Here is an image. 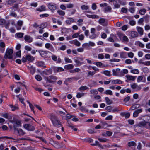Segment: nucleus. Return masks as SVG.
Returning a JSON list of instances; mask_svg holds the SVG:
<instances>
[{
  "label": "nucleus",
  "mask_w": 150,
  "mask_h": 150,
  "mask_svg": "<svg viewBox=\"0 0 150 150\" xmlns=\"http://www.w3.org/2000/svg\"><path fill=\"white\" fill-rule=\"evenodd\" d=\"M148 128L150 127V123L144 121L140 122L134 125V130L139 133H141L143 131V127Z\"/></svg>",
  "instance_id": "1"
},
{
  "label": "nucleus",
  "mask_w": 150,
  "mask_h": 150,
  "mask_svg": "<svg viewBox=\"0 0 150 150\" xmlns=\"http://www.w3.org/2000/svg\"><path fill=\"white\" fill-rule=\"evenodd\" d=\"M49 115V118L54 127L59 128L62 126L61 122L56 116L52 113H50Z\"/></svg>",
  "instance_id": "2"
},
{
  "label": "nucleus",
  "mask_w": 150,
  "mask_h": 150,
  "mask_svg": "<svg viewBox=\"0 0 150 150\" xmlns=\"http://www.w3.org/2000/svg\"><path fill=\"white\" fill-rule=\"evenodd\" d=\"M3 139V140H27L29 141H33L32 140L30 139V138L29 137H25L23 138H21L20 139H18L16 138H13L11 137H8L7 136L1 137H0V140Z\"/></svg>",
  "instance_id": "3"
},
{
  "label": "nucleus",
  "mask_w": 150,
  "mask_h": 150,
  "mask_svg": "<svg viewBox=\"0 0 150 150\" xmlns=\"http://www.w3.org/2000/svg\"><path fill=\"white\" fill-rule=\"evenodd\" d=\"M13 49L9 48L7 49L4 56V58L6 59H12L13 58Z\"/></svg>",
  "instance_id": "4"
},
{
  "label": "nucleus",
  "mask_w": 150,
  "mask_h": 150,
  "mask_svg": "<svg viewBox=\"0 0 150 150\" xmlns=\"http://www.w3.org/2000/svg\"><path fill=\"white\" fill-rule=\"evenodd\" d=\"M89 143L91 144V145L93 146H98L100 147L102 149H104L105 147H110L112 146V145H110L109 144L105 145L102 146V145L100 144L98 141H89Z\"/></svg>",
  "instance_id": "5"
},
{
  "label": "nucleus",
  "mask_w": 150,
  "mask_h": 150,
  "mask_svg": "<svg viewBox=\"0 0 150 150\" xmlns=\"http://www.w3.org/2000/svg\"><path fill=\"white\" fill-rule=\"evenodd\" d=\"M35 59V58L30 54L27 55L25 57H23L22 59V61L23 62H25L27 61L32 62Z\"/></svg>",
  "instance_id": "6"
},
{
  "label": "nucleus",
  "mask_w": 150,
  "mask_h": 150,
  "mask_svg": "<svg viewBox=\"0 0 150 150\" xmlns=\"http://www.w3.org/2000/svg\"><path fill=\"white\" fill-rule=\"evenodd\" d=\"M45 79L49 83H54L57 79V78L55 76L51 75L49 77L46 78Z\"/></svg>",
  "instance_id": "7"
},
{
  "label": "nucleus",
  "mask_w": 150,
  "mask_h": 150,
  "mask_svg": "<svg viewBox=\"0 0 150 150\" xmlns=\"http://www.w3.org/2000/svg\"><path fill=\"white\" fill-rule=\"evenodd\" d=\"M48 8L49 9L52 11H54L56 8V4L54 3H48L47 4Z\"/></svg>",
  "instance_id": "8"
},
{
  "label": "nucleus",
  "mask_w": 150,
  "mask_h": 150,
  "mask_svg": "<svg viewBox=\"0 0 150 150\" xmlns=\"http://www.w3.org/2000/svg\"><path fill=\"white\" fill-rule=\"evenodd\" d=\"M23 127L29 131H33L35 129V127L33 126L28 124H25Z\"/></svg>",
  "instance_id": "9"
},
{
  "label": "nucleus",
  "mask_w": 150,
  "mask_h": 150,
  "mask_svg": "<svg viewBox=\"0 0 150 150\" xmlns=\"http://www.w3.org/2000/svg\"><path fill=\"white\" fill-rule=\"evenodd\" d=\"M113 2V5L115 8H118L120 7L121 4L120 0H115Z\"/></svg>",
  "instance_id": "10"
},
{
  "label": "nucleus",
  "mask_w": 150,
  "mask_h": 150,
  "mask_svg": "<svg viewBox=\"0 0 150 150\" xmlns=\"http://www.w3.org/2000/svg\"><path fill=\"white\" fill-rule=\"evenodd\" d=\"M49 143L57 148H60L62 147L58 143L57 141H49Z\"/></svg>",
  "instance_id": "11"
},
{
  "label": "nucleus",
  "mask_w": 150,
  "mask_h": 150,
  "mask_svg": "<svg viewBox=\"0 0 150 150\" xmlns=\"http://www.w3.org/2000/svg\"><path fill=\"white\" fill-rule=\"evenodd\" d=\"M127 79V80H126V81L128 82L129 81L132 80L134 81L136 77V76H133L129 75H126L125 76Z\"/></svg>",
  "instance_id": "12"
},
{
  "label": "nucleus",
  "mask_w": 150,
  "mask_h": 150,
  "mask_svg": "<svg viewBox=\"0 0 150 150\" xmlns=\"http://www.w3.org/2000/svg\"><path fill=\"white\" fill-rule=\"evenodd\" d=\"M24 40L27 42L31 43L33 41V39L30 36L26 35L24 36Z\"/></svg>",
  "instance_id": "13"
},
{
  "label": "nucleus",
  "mask_w": 150,
  "mask_h": 150,
  "mask_svg": "<svg viewBox=\"0 0 150 150\" xmlns=\"http://www.w3.org/2000/svg\"><path fill=\"white\" fill-rule=\"evenodd\" d=\"M142 109H138L136 110L133 114V116L134 117H137L139 114L142 112Z\"/></svg>",
  "instance_id": "14"
},
{
  "label": "nucleus",
  "mask_w": 150,
  "mask_h": 150,
  "mask_svg": "<svg viewBox=\"0 0 150 150\" xmlns=\"http://www.w3.org/2000/svg\"><path fill=\"white\" fill-rule=\"evenodd\" d=\"M52 70L51 69H46L44 71H42V74L45 75H48L51 74L52 73Z\"/></svg>",
  "instance_id": "15"
},
{
  "label": "nucleus",
  "mask_w": 150,
  "mask_h": 150,
  "mask_svg": "<svg viewBox=\"0 0 150 150\" xmlns=\"http://www.w3.org/2000/svg\"><path fill=\"white\" fill-rule=\"evenodd\" d=\"M69 42L71 44H74L75 45L78 47L80 46L81 45L80 43L76 39L70 41Z\"/></svg>",
  "instance_id": "16"
},
{
  "label": "nucleus",
  "mask_w": 150,
  "mask_h": 150,
  "mask_svg": "<svg viewBox=\"0 0 150 150\" xmlns=\"http://www.w3.org/2000/svg\"><path fill=\"white\" fill-rule=\"evenodd\" d=\"M14 130L16 132L18 133L19 135H23L25 134V132L21 129H18L16 128L14 129Z\"/></svg>",
  "instance_id": "17"
},
{
  "label": "nucleus",
  "mask_w": 150,
  "mask_h": 150,
  "mask_svg": "<svg viewBox=\"0 0 150 150\" xmlns=\"http://www.w3.org/2000/svg\"><path fill=\"white\" fill-rule=\"evenodd\" d=\"M98 22L99 23L102 25L105 26L107 25V24L106 23L105 20L103 18H101L99 20Z\"/></svg>",
  "instance_id": "18"
},
{
  "label": "nucleus",
  "mask_w": 150,
  "mask_h": 150,
  "mask_svg": "<svg viewBox=\"0 0 150 150\" xmlns=\"http://www.w3.org/2000/svg\"><path fill=\"white\" fill-rule=\"evenodd\" d=\"M74 67V66L72 64H69L64 66V68L67 70H71L73 69Z\"/></svg>",
  "instance_id": "19"
},
{
  "label": "nucleus",
  "mask_w": 150,
  "mask_h": 150,
  "mask_svg": "<svg viewBox=\"0 0 150 150\" xmlns=\"http://www.w3.org/2000/svg\"><path fill=\"white\" fill-rule=\"evenodd\" d=\"M37 66L39 67H42L43 68H45L46 66L45 65L44 62L42 61L39 62L37 63Z\"/></svg>",
  "instance_id": "20"
},
{
  "label": "nucleus",
  "mask_w": 150,
  "mask_h": 150,
  "mask_svg": "<svg viewBox=\"0 0 150 150\" xmlns=\"http://www.w3.org/2000/svg\"><path fill=\"white\" fill-rule=\"evenodd\" d=\"M131 88L133 89H137L138 90H140L141 89V88L137 85L136 83H133L131 85Z\"/></svg>",
  "instance_id": "21"
},
{
  "label": "nucleus",
  "mask_w": 150,
  "mask_h": 150,
  "mask_svg": "<svg viewBox=\"0 0 150 150\" xmlns=\"http://www.w3.org/2000/svg\"><path fill=\"white\" fill-rule=\"evenodd\" d=\"M54 71L55 72H61L64 71L63 68L60 67H56L54 68Z\"/></svg>",
  "instance_id": "22"
},
{
  "label": "nucleus",
  "mask_w": 150,
  "mask_h": 150,
  "mask_svg": "<svg viewBox=\"0 0 150 150\" xmlns=\"http://www.w3.org/2000/svg\"><path fill=\"white\" fill-rule=\"evenodd\" d=\"M1 116L5 118L8 119H10L11 118V117L8 113H6L1 114Z\"/></svg>",
  "instance_id": "23"
},
{
  "label": "nucleus",
  "mask_w": 150,
  "mask_h": 150,
  "mask_svg": "<svg viewBox=\"0 0 150 150\" xmlns=\"http://www.w3.org/2000/svg\"><path fill=\"white\" fill-rule=\"evenodd\" d=\"M112 73H113V76H123L124 74H123L122 73L121 74H119L118 72H117L115 69H113L112 70Z\"/></svg>",
  "instance_id": "24"
},
{
  "label": "nucleus",
  "mask_w": 150,
  "mask_h": 150,
  "mask_svg": "<svg viewBox=\"0 0 150 150\" xmlns=\"http://www.w3.org/2000/svg\"><path fill=\"white\" fill-rule=\"evenodd\" d=\"M67 126L71 128V129H73L74 131H76L77 130V128H74V125L69 122L68 123Z\"/></svg>",
  "instance_id": "25"
},
{
  "label": "nucleus",
  "mask_w": 150,
  "mask_h": 150,
  "mask_svg": "<svg viewBox=\"0 0 150 150\" xmlns=\"http://www.w3.org/2000/svg\"><path fill=\"white\" fill-rule=\"evenodd\" d=\"M137 31L141 35H143V30L142 27H137Z\"/></svg>",
  "instance_id": "26"
},
{
  "label": "nucleus",
  "mask_w": 150,
  "mask_h": 150,
  "mask_svg": "<svg viewBox=\"0 0 150 150\" xmlns=\"http://www.w3.org/2000/svg\"><path fill=\"white\" fill-rule=\"evenodd\" d=\"M74 22V19L71 18H68V19L66 21V24L70 25L71 23Z\"/></svg>",
  "instance_id": "27"
},
{
  "label": "nucleus",
  "mask_w": 150,
  "mask_h": 150,
  "mask_svg": "<svg viewBox=\"0 0 150 150\" xmlns=\"http://www.w3.org/2000/svg\"><path fill=\"white\" fill-rule=\"evenodd\" d=\"M112 83L113 84H122V81L120 80L117 79L113 80L112 81Z\"/></svg>",
  "instance_id": "28"
},
{
  "label": "nucleus",
  "mask_w": 150,
  "mask_h": 150,
  "mask_svg": "<svg viewBox=\"0 0 150 150\" xmlns=\"http://www.w3.org/2000/svg\"><path fill=\"white\" fill-rule=\"evenodd\" d=\"M131 36L133 38L136 37L138 36V33L135 31H132L131 32Z\"/></svg>",
  "instance_id": "29"
},
{
  "label": "nucleus",
  "mask_w": 150,
  "mask_h": 150,
  "mask_svg": "<svg viewBox=\"0 0 150 150\" xmlns=\"http://www.w3.org/2000/svg\"><path fill=\"white\" fill-rule=\"evenodd\" d=\"M76 80L78 79L76 78L75 77H73L72 78H67L65 81V82H71L72 80Z\"/></svg>",
  "instance_id": "30"
},
{
  "label": "nucleus",
  "mask_w": 150,
  "mask_h": 150,
  "mask_svg": "<svg viewBox=\"0 0 150 150\" xmlns=\"http://www.w3.org/2000/svg\"><path fill=\"white\" fill-rule=\"evenodd\" d=\"M8 71L5 69H4L2 71V72L1 73L2 77H4L8 74Z\"/></svg>",
  "instance_id": "31"
},
{
  "label": "nucleus",
  "mask_w": 150,
  "mask_h": 150,
  "mask_svg": "<svg viewBox=\"0 0 150 150\" xmlns=\"http://www.w3.org/2000/svg\"><path fill=\"white\" fill-rule=\"evenodd\" d=\"M16 2L15 0H9L7 2V4L9 6H11Z\"/></svg>",
  "instance_id": "32"
},
{
  "label": "nucleus",
  "mask_w": 150,
  "mask_h": 150,
  "mask_svg": "<svg viewBox=\"0 0 150 150\" xmlns=\"http://www.w3.org/2000/svg\"><path fill=\"white\" fill-rule=\"evenodd\" d=\"M104 93L106 95H112L113 94L112 91L110 90H107L104 92Z\"/></svg>",
  "instance_id": "33"
},
{
  "label": "nucleus",
  "mask_w": 150,
  "mask_h": 150,
  "mask_svg": "<svg viewBox=\"0 0 150 150\" xmlns=\"http://www.w3.org/2000/svg\"><path fill=\"white\" fill-rule=\"evenodd\" d=\"M105 100L106 103L108 105H110L112 103V101L110 100L109 98L108 97H105Z\"/></svg>",
  "instance_id": "34"
},
{
  "label": "nucleus",
  "mask_w": 150,
  "mask_h": 150,
  "mask_svg": "<svg viewBox=\"0 0 150 150\" xmlns=\"http://www.w3.org/2000/svg\"><path fill=\"white\" fill-rule=\"evenodd\" d=\"M45 6L42 5L41 6L40 8L37 9V10L39 11H42L45 10Z\"/></svg>",
  "instance_id": "35"
},
{
  "label": "nucleus",
  "mask_w": 150,
  "mask_h": 150,
  "mask_svg": "<svg viewBox=\"0 0 150 150\" xmlns=\"http://www.w3.org/2000/svg\"><path fill=\"white\" fill-rule=\"evenodd\" d=\"M112 8L110 6H107L105 7L104 9V12L105 13L106 12H110Z\"/></svg>",
  "instance_id": "36"
},
{
  "label": "nucleus",
  "mask_w": 150,
  "mask_h": 150,
  "mask_svg": "<svg viewBox=\"0 0 150 150\" xmlns=\"http://www.w3.org/2000/svg\"><path fill=\"white\" fill-rule=\"evenodd\" d=\"M88 89V88L86 86H82L80 87L79 89V91H84Z\"/></svg>",
  "instance_id": "37"
},
{
  "label": "nucleus",
  "mask_w": 150,
  "mask_h": 150,
  "mask_svg": "<svg viewBox=\"0 0 150 150\" xmlns=\"http://www.w3.org/2000/svg\"><path fill=\"white\" fill-rule=\"evenodd\" d=\"M146 12V10L145 9H142L139 10V13L141 15H144Z\"/></svg>",
  "instance_id": "38"
},
{
  "label": "nucleus",
  "mask_w": 150,
  "mask_h": 150,
  "mask_svg": "<svg viewBox=\"0 0 150 150\" xmlns=\"http://www.w3.org/2000/svg\"><path fill=\"white\" fill-rule=\"evenodd\" d=\"M80 110L82 112H87L88 111V110L83 106L81 107L80 108Z\"/></svg>",
  "instance_id": "39"
},
{
  "label": "nucleus",
  "mask_w": 150,
  "mask_h": 150,
  "mask_svg": "<svg viewBox=\"0 0 150 150\" xmlns=\"http://www.w3.org/2000/svg\"><path fill=\"white\" fill-rule=\"evenodd\" d=\"M128 146L129 147L132 146H135L136 145V143L134 141H131L128 143Z\"/></svg>",
  "instance_id": "40"
},
{
  "label": "nucleus",
  "mask_w": 150,
  "mask_h": 150,
  "mask_svg": "<svg viewBox=\"0 0 150 150\" xmlns=\"http://www.w3.org/2000/svg\"><path fill=\"white\" fill-rule=\"evenodd\" d=\"M84 94L85 93H78L77 94L76 97L78 98H80L83 96L84 95Z\"/></svg>",
  "instance_id": "41"
},
{
  "label": "nucleus",
  "mask_w": 150,
  "mask_h": 150,
  "mask_svg": "<svg viewBox=\"0 0 150 150\" xmlns=\"http://www.w3.org/2000/svg\"><path fill=\"white\" fill-rule=\"evenodd\" d=\"M10 107L12 108V111H14L16 110H18V107L16 105L13 106V105H10Z\"/></svg>",
  "instance_id": "42"
},
{
  "label": "nucleus",
  "mask_w": 150,
  "mask_h": 150,
  "mask_svg": "<svg viewBox=\"0 0 150 150\" xmlns=\"http://www.w3.org/2000/svg\"><path fill=\"white\" fill-rule=\"evenodd\" d=\"M90 92L92 94H97L98 92L96 90L91 89L90 90Z\"/></svg>",
  "instance_id": "43"
},
{
  "label": "nucleus",
  "mask_w": 150,
  "mask_h": 150,
  "mask_svg": "<svg viewBox=\"0 0 150 150\" xmlns=\"http://www.w3.org/2000/svg\"><path fill=\"white\" fill-rule=\"evenodd\" d=\"M103 73L107 76H111L110 74V71L105 70L104 71Z\"/></svg>",
  "instance_id": "44"
},
{
  "label": "nucleus",
  "mask_w": 150,
  "mask_h": 150,
  "mask_svg": "<svg viewBox=\"0 0 150 150\" xmlns=\"http://www.w3.org/2000/svg\"><path fill=\"white\" fill-rule=\"evenodd\" d=\"M130 72L132 73L136 74H137L139 73V70L137 69H134L132 70H131Z\"/></svg>",
  "instance_id": "45"
},
{
  "label": "nucleus",
  "mask_w": 150,
  "mask_h": 150,
  "mask_svg": "<svg viewBox=\"0 0 150 150\" xmlns=\"http://www.w3.org/2000/svg\"><path fill=\"white\" fill-rule=\"evenodd\" d=\"M97 36V35L95 33H91V34L89 35V38L92 39H95Z\"/></svg>",
  "instance_id": "46"
},
{
  "label": "nucleus",
  "mask_w": 150,
  "mask_h": 150,
  "mask_svg": "<svg viewBox=\"0 0 150 150\" xmlns=\"http://www.w3.org/2000/svg\"><path fill=\"white\" fill-rule=\"evenodd\" d=\"M81 8L83 10H87L88 9L89 6H86L85 5H83L81 6Z\"/></svg>",
  "instance_id": "47"
},
{
  "label": "nucleus",
  "mask_w": 150,
  "mask_h": 150,
  "mask_svg": "<svg viewBox=\"0 0 150 150\" xmlns=\"http://www.w3.org/2000/svg\"><path fill=\"white\" fill-rule=\"evenodd\" d=\"M93 64L96 65L98 67H101L103 65V63L100 62H95Z\"/></svg>",
  "instance_id": "48"
},
{
  "label": "nucleus",
  "mask_w": 150,
  "mask_h": 150,
  "mask_svg": "<svg viewBox=\"0 0 150 150\" xmlns=\"http://www.w3.org/2000/svg\"><path fill=\"white\" fill-rule=\"evenodd\" d=\"M106 109L109 112H111L112 111V107L111 106H109L106 108Z\"/></svg>",
  "instance_id": "49"
},
{
  "label": "nucleus",
  "mask_w": 150,
  "mask_h": 150,
  "mask_svg": "<svg viewBox=\"0 0 150 150\" xmlns=\"http://www.w3.org/2000/svg\"><path fill=\"white\" fill-rule=\"evenodd\" d=\"M57 12L60 15L64 16L65 14V12L61 10H58Z\"/></svg>",
  "instance_id": "50"
},
{
  "label": "nucleus",
  "mask_w": 150,
  "mask_h": 150,
  "mask_svg": "<svg viewBox=\"0 0 150 150\" xmlns=\"http://www.w3.org/2000/svg\"><path fill=\"white\" fill-rule=\"evenodd\" d=\"M129 39L126 36H124L122 37V42H127L128 41Z\"/></svg>",
  "instance_id": "51"
},
{
  "label": "nucleus",
  "mask_w": 150,
  "mask_h": 150,
  "mask_svg": "<svg viewBox=\"0 0 150 150\" xmlns=\"http://www.w3.org/2000/svg\"><path fill=\"white\" fill-rule=\"evenodd\" d=\"M94 98L96 100H99V102L101 101V97L99 95H96L94 96Z\"/></svg>",
  "instance_id": "52"
},
{
  "label": "nucleus",
  "mask_w": 150,
  "mask_h": 150,
  "mask_svg": "<svg viewBox=\"0 0 150 150\" xmlns=\"http://www.w3.org/2000/svg\"><path fill=\"white\" fill-rule=\"evenodd\" d=\"M35 79L38 81H40L42 80V78L41 76L39 75H37L35 76Z\"/></svg>",
  "instance_id": "53"
},
{
  "label": "nucleus",
  "mask_w": 150,
  "mask_h": 150,
  "mask_svg": "<svg viewBox=\"0 0 150 150\" xmlns=\"http://www.w3.org/2000/svg\"><path fill=\"white\" fill-rule=\"evenodd\" d=\"M16 35L19 38H22L23 37L24 34L22 33H19L16 34Z\"/></svg>",
  "instance_id": "54"
},
{
  "label": "nucleus",
  "mask_w": 150,
  "mask_h": 150,
  "mask_svg": "<svg viewBox=\"0 0 150 150\" xmlns=\"http://www.w3.org/2000/svg\"><path fill=\"white\" fill-rule=\"evenodd\" d=\"M74 61L75 62L76 64L78 66H80L82 64V63L81 62L75 59Z\"/></svg>",
  "instance_id": "55"
},
{
  "label": "nucleus",
  "mask_w": 150,
  "mask_h": 150,
  "mask_svg": "<svg viewBox=\"0 0 150 150\" xmlns=\"http://www.w3.org/2000/svg\"><path fill=\"white\" fill-rule=\"evenodd\" d=\"M87 131L89 133L91 134H93L96 133V132L94 131V129H89L87 130Z\"/></svg>",
  "instance_id": "56"
},
{
  "label": "nucleus",
  "mask_w": 150,
  "mask_h": 150,
  "mask_svg": "<svg viewBox=\"0 0 150 150\" xmlns=\"http://www.w3.org/2000/svg\"><path fill=\"white\" fill-rule=\"evenodd\" d=\"M67 7L68 8H72L74 7V4L71 3H69L66 5Z\"/></svg>",
  "instance_id": "57"
},
{
  "label": "nucleus",
  "mask_w": 150,
  "mask_h": 150,
  "mask_svg": "<svg viewBox=\"0 0 150 150\" xmlns=\"http://www.w3.org/2000/svg\"><path fill=\"white\" fill-rule=\"evenodd\" d=\"M12 8L13 9H14V11H16L17 10L18 8V4H15L14 5L12 6V8Z\"/></svg>",
  "instance_id": "58"
},
{
  "label": "nucleus",
  "mask_w": 150,
  "mask_h": 150,
  "mask_svg": "<svg viewBox=\"0 0 150 150\" xmlns=\"http://www.w3.org/2000/svg\"><path fill=\"white\" fill-rule=\"evenodd\" d=\"M120 57L121 58H126L125 53L124 52H122L120 54Z\"/></svg>",
  "instance_id": "59"
},
{
  "label": "nucleus",
  "mask_w": 150,
  "mask_h": 150,
  "mask_svg": "<svg viewBox=\"0 0 150 150\" xmlns=\"http://www.w3.org/2000/svg\"><path fill=\"white\" fill-rule=\"evenodd\" d=\"M30 70V72L32 74H33L35 72V68L33 67L32 66L31 67Z\"/></svg>",
  "instance_id": "60"
},
{
  "label": "nucleus",
  "mask_w": 150,
  "mask_h": 150,
  "mask_svg": "<svg viewBox=\"0 0 150 150\" xmlns=\"http://www.w3.org/2000/svg\"><path fill=\"white\" fill-rule=\"evenodd\" d=\"M6 21L3 19H0V25H2L6 23Z\"/></svg>",
  "instance_id": "61"
},
{
  "label": "nucleus",
  "mask_w": 150,
  "mask_h": 150,
  "mask_svg": "<svg viewBox=\"0 0 150 150\" xmlns=\"http://www.w3.org/2000/svg\"><path fill=\"white\" fill-rule=\"evenodd\" d=\"M51 47H52V45L49 43H46L45 45V47L47 49H49Z\"/></svg>",
  "instance_id": "62"
},
{
  "label": "nucleus",
  "mask_w": 150,
  "mask_h": 150,
  "mask_svg": "<svg viewBox=\"0 0 150 150\" xmlns=\"http://www.w3.org/2000/svg\"><path fill=\"white\" fill-rule=\"evenodd\" d=\"M64 60L66 63H71L72 62V61L68 58H65L64 59Z\"/></svg>",
  "instance_id": "63"
},
{
  "label": "nucleus",
  "mask_w": 150,
  "mask_h": 150,
  "mask_svg": "<svg viewBox=\"0 0 150 150\" xmlns=\"http://www.w3.org/2000/svg\"><path fill=\"white\" fill-rule=\"evenodd\" d=\"M142 63V64L145 65L149 66L150 65V61L144 62Z\"/></svg>",
  "instance_id": "64"
}]
</instances>
